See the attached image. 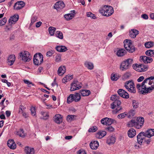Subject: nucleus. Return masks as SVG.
<instances>
[{"label": "nucleus", "instance_id": "f257e3e1", "mask_svg": "<svg viewBox=\"0 0 154 154\" xmlns=\"http://www.w3.org/2000/svg\"><path fill=\"white\" fill-rule=\"evenodd\" d=\"M139 92L145 95L151 92L154 89V82L145 79L141 85L137 84L136 86Z\"/></svg>", "mask_w": 154, "mask_h": 154}, {"label": "nucleus", "instance_id": "f03ea898", "mask_svg": "<svg viewBox=\"0 0 154 154\" xmlns=\"http://www.w3.org/2000/svg\"><path fill=\"white\" fill-rule=\"evenodd\" d=\"M99 11L103 15L109 17L113 14L114 10L111 6L104 5L99 10Z\"/></svg>", "mask_w": 154, "mask_h": 154}, {"label": "nucleus", "instance_id": "7ed1b4c3", "mask_svg": "<svg viewBox=\"0 0 154 154\" xmlns=\"http://www.w3.org/2000/svg\"><path fill=\"white\" fill-rule=\"evenodd\" d=\"M133 60L129 58L122 62L120 66V69L122 71H126L129 69L133 63Z\"/></svg>", "mask_w": 154, "mask_h": 154}, {"label": "nucleus", "instance_id": "20e7f679", "mask_svg": "<svg viewBox=\"0 0 154 154\" xmlns=\"http://www.w3.org/2000/svg\"><path fill=\"white\" fill-rule=\"evenodd\" d=\"M124 43V48L129 52L133 53L135 51V48L132 45L131 40L125 39Z\"/></svg>", "mask_w": 154, "mask_h": 154}, {"label": "nucleus", "instance_id": "39448f33", "mask_svg": "<svg viewBox=\"0 0 154 154\" xmlns=\"http://www.w3.org/2000/svg\"><path fill=\"white\" fill-rule=\"evenodd\" d=\"M43 56L40 53H36L34 56L33 63L36 65H40L43 62Z\"/></svg>", "mask_w": 154, "mask_h": 154}, {"label": "nucleus", "instance_id": "423d86ee", "mask_svg": "<svg viewBox=\"0 0 154 154\" xmlns=\"http://www.w3.org/2000/svg\"><path fill=\"white\" fill-rule=\"evenodd\" d=\"M19 56L22 58V60L24 62H29L31 58L29 53L27 51H23L19 54Z\"/></svg>", "mask_w": 154, "mask_h": 154}, {"label": "nucleus", "instance_id": "0eeeda50", "mask_svg": "<svg viewBox=\"0 0 154 154\" xmlns=\"http://www.w3.org/2000/svg\"><path fill=\"white\" fill-rule=\"evenodd\" d=\"M134 82L129 80L125 83V87L128 91L131 93H135L136 90Z\"/></svg>", "mask_w": 154, "mask_h": 154}, {"label": "nucleus", "instance_id": "6e6552de", "mask_svg": "<svg viewBox=\"0 0 154 154\" xmlns=\"http://www.w3.org/2000/svg\"><path fill=\"white\" fill-rule=\"evenodd\" d=\"M121 104V102L119 100H116L111 104V108L112 109H115V112L117 113L122 109V106H120Z\"/></svg>", "mask_w": 154, "mask_h": 154}, {"label": "nucleus", "instance_id": "1a4fd4ad", "mask_svg": "<svg viewBox=\"0 0 154 154\" xmlns=\"http://www.w3.org/2000/svg\"><path fill=\"white\" fill-rule=\"evenodd\" d=\"M82 84L77 80H74L71 85L70 91H73L77 90L82 87Z\"/></svg>", "mask_w": 154, "mask_h": 154}, {"label": "nucleus", "instance_id": "9d476101", "mask_svg": "<svg viewBox=\"0 0 154 154\" xmlns=\"http://www.w3.org/2000/svg\"><path fill=\"white\" fill-rule=\"evenodd\" d=\"M136 122L137 125H136V128L137 129L140 128L143 125L144 122V119L143 117H140L137 118Z\"/></svg>", "mask_w": 154, "mask_h": 154}, {"label": "nucleus", "instance_id": "9b49d317", "mask_svg": "<svg viewBox=\"0 0 154 154\" xmlns=\"http://www.w3.org/2000/svg\"><path fill=\"white\" fill-rule=\"evenodd\" d=\"M153 135H137V143H142V142H143L144 141H146V138H150Z\"/></svg>", "mask_w": 154, "mask_h": 154}, {"label": "nucleus", "instance_id": "f8f14e48", "mask_svg": "<svg viewBox=\"0 0 154 154\" xmlns=\"http://www.w3.org/2000/svg\"><path fill=\"white\" fill-rule=\"evenodd\" d=\"M117 92L121 97L123 98L127 99L129 97V95L128 93L122 89H119Z\"/></svg>", "mask_w": 154, "mask_h": 154}, {"label": "nucleus", "instance_id": "ddd939ff", "mask_svg": "<svg viewBox=\"0 0 154 154\" xmlns=\"http://www.w3.org/2000/svg\"><path fill=\"white\" fill-rule=\"evenodd\" d=\"M65 7V4L61 1H60L57 2L54 6V9L58 10L59 9H63Z\"/></svg>", "mask_w": 154, "mask_h": 154}, {"label": "nucleus", "instance_id": "4468645a", "mask_svg": "<svg viewBox=\"0 0 154 154\" xmlns=\"http://www.w3.org/2000/svg\"><path fill=\"white\" fill-rule=\"evenodd\" d=\"M19 15L18 14H15L10 17L9 21V25L11 26L12 24H14L19 19Z\"/></svg>", "mask_w": 154, "mask_h": 154}, {"label": "nucleus", "instance_id": "2eb2a0df", "mask_svg": "<svg viewBox=\"0 0 154 154\" xmlns=\"http://www.w3.org/2000/svg\"><path fill=\"white\" fill-rule=\"evenodd\" d=\"M7 145L10 149H14L16 148V145L13 140H9L8 141Z\"/></svg>", "mask_w": 154, "mask_h": 154}, {"label": "nucleus", "instance_id": "dca6fc26", "mask_svg": "<svg viewBox=\"0 0 154 154\" xmlns=\"http://www.w3.org/2000/svg\"><path fill=\"white\" fill-rule=\"evenodd\" d=\"M129 36L132 38H135L139 33V31L135 29H132L129 31Z\"/></svg>", "mask_w": 154, "mask_h": 154}, {"label": "nucleus", "instance_id": "f3484780", "mask_svg": "<svg viewBox=\"0 0 154 154\" xmlns=\"http://www.w3.org/2000/svg\"><path fill=\"white\" fill-rule=\"evenodd\" d=\"M72 12L71 13L65 14L64 15V17L66 20L68 21L71 20L74 17L75 14V11L74 10L71 11Z\"/></svg>", "mask_w": 154, "mask_h": 154}, {"label": "nucleus", "instance_id": "a211bd4d", "mask_svg": "<svg viewBox=\"0 0 154 154\" xmlns=\"http://www.w3.org/2000/svg\"><path fill=\"white\" fill-rule=\"evenodd\" d=\"M15 60V55L13 54L11 55L8 57L7 59V63L10 66H11L13 64Z\"/></svg>", "mask_w": 154, "mask_h": 154}, {"label": "nucleus", "instance_id": "6ab92c4d", "mask_svg": "<svg viewBox=\"0 0 154 154\" xmlns=\"http://www.w3.org/2000/svg\"><path fill=\"white\" fill-rule=\"evenodd\" d=\"M115 135H112L109 136L107 139L106 143L110 145L111 144L114 143L116 141V138L114 137Z\"/></svg>", "mask_w": 154, "mask_h": 154}, {"label": "nucleus", "instance_id": "aec40b11", "mask_svg": "<svg viewBox=\"0 0 154 154\" xmlns=\"http://www.w3.org/2000/svg\"><path fill=\"white\" fill-rule=\"evenodd\" d=\"M140 58L141 60L143 61L145 63H150L153 60L151 58L146 56H141L140 57Z\"/></svg>", "mask_w": 154, "mask_h": 154}, {"label": "nucleus", "instance_id": "412c9836", "mask_svg": "<svg viewBox=\"0 0 154 154\" xmlns=\"http://www.w3.org/2000/svg\"><path fill=\"white\" fill-rule=\"evenodd\" d=\"M99 146V143L97 141H92L90 144V147L92 149H96Z\"/></svg>", "mask_w": 154, "mask_h": 154}, {"label": "nucleus", "instance_id": "4be33fe9", "mask_svg": "<svg viewBox=\"0 0 154 154\" xmlns=\"http://www.w3.org/2000/svg\"><path fill=\"white\" fill-rule=\"evenodd\" d=\"M25 152L26 154H35L34 149L27 146L25 147Z\"/></svg>", "mask_w": 154, "mask_h": 154}, {"label": "nucleus", "instance_id": "5701e85b", "mask_svg": "<svg viewBox=\"0 0 154 154\" xmlns=\"http://www.w3.org/2000/svg\"><path fill=\"white\" fill-rule=\"evenodd\" d=\"M56 49L57 51L60 52H64L66 51L67 50V48L64 46H57L56 47Z\"/></svg>", "mask_w": 154, "mask_h": 154}, {"label": "nucleus", "instance_id": "b1692460", "mask_svg": "<svg viewBox=\"0 0 154 154\" xmlns=\"http://www.w3.org/2000/svg\"><path fill=\"white\" fill-rule=\"evenodd\" d=\"M54 121L57 124H60L62 122V116L60 114L55 116Z\"/></svg>", "mask_w": 154, "mask_h": 154}, {"label": "nucleus", "instance_id": "393cba45", "mask_svg": "<svg viewBox=\"0 0 154 154\" xmlns=\"http://www.w3.org/2000/svg\"><path fill=\"white\" fill-rule=\"evenodd\" d=\"M138 135H154V129H149L146 131V133L143 132H141Z\"/></svg>", "mask_w": 154, "mask_h": 154}, {"label": "nucleus", "instance_id": "a878e982", "mask_svg": "<svg viewBox=\"0 0 154 154\" xmlns=\"http://www.w3.org/2000/svg\"><path fill=\"white\" fill-rule=\"evenodd\" d=\"M79 92L83 97L88 96L91 93L89 90H80Z\"/></svg>", "mask_w": 154, "mask_h": 154}, {"label": "nucleus", "instance_id": "bb28decb", "mask_svg": "<svg viewBox=\"0 0 154 154\" xmlns=\"http://www.w3.org/2000/svg\"><path fill=\"white\" fill-rule=\"evenodd\" d=\"M66 68L65 66H60L57 71L58 74L59 75H62L65 72Z\"/></svg>", "mask_w": 154, "mask_h": 154}, {"label": "nucleus", "instance_id": "cd10ccee", "mask_svg": "<svg viewBox=\"0 0 154 154\" xmlns=\"http://www.w3.org/2000/svg\"><path fill=\"white\" fill-rule=\"evenodd\" d=\"M74 100L75 102L79 101L81 99V96L79 92V93H75L73 94Z\"/></svg>", "mask_w": 154, "mask_h": 154}, {"label": "nucleus", "instance_id": "c85d7f7f", "mask_svg": "<svg viewBox=\"0 0 154 154\" xmlns=\"http://www.w3.org/2000/svg\"><path fill=\"white\" fill-rule=\"evenodd\" d=\"M126 53V51L124 49H121L118 50L117 53V55L119 57H121L124 55Z\"/></svg>", "mask_w": 154, "mask_h": 154}, {"label": "nucleus", "instance_id": "c756f323", "mask_svg": "<svg viewBox=\"0 0 154 154\" xmlns=\"http://www.w3.org/2000/svg\"><path fill=\"white\" fill-rule=\"evenodd\" d=\"M133 68L137 71L139 72H142V68L141 67V65H138L137 63L133 64L132 66Z\"/></svg>", "mask_w": 154, "mask_h": 154}, {"label": "nucleus", "instance_id": "7c9ffc66", "mask_svg": "<svg viewBox=\"0 0 154 154\" xmlns=\"http://www.w3.org/2000/svg\"><path fill=\"white\" fill-rule=\"evenodd\" d=\"M85 66L90 69H92L94 68L93 64L90 62L86 61L85 63Z\"/></svg>", "mask_w": 154, "mask_h": 154}, {"label": "nucleus", "instance_id": "2f4dec72", "mask_svg": "<svg viewBox=\"0 0 154 154\" xmlns=\"http://www.w3.org/2000/svg\"><path fill=\"white\" fill-rule=\"evenodd\" d=\"M106 118L107 119H106V125H109L116 122L115 120L113 119L109 118L108 117Z\"/></svg>", "mask_w": 154, "mask_h": 154}, {"label": "nucleus", "instance_id": "473e14b6", "mask_svg": "<svg viewBox=\"0 0 154 154\" xmlns=\"http://www.w3.org/2000/svg\"><path fill=\"white\" fill-rule=\"evenodd\" d=\"M137 125L136 121L135 120H132L128 123V126L130 127L134 126L136 128V125Z\"/></svg>", "mask_w": 154, "mask_h": 154}, {"label": "nucleus", "instance_id": "72a5a7b5", "mask_svg": "<svg viewBox=\"0 0 154 154\" xmlns=\"http://www.w3.org/2000/svg\"><path fill=\"white\" fill-rule=\"evenodd\" d=\"M73 78L72 75H66L62 80L63 82L65 83V82H67L68 81H70Z\"/></svg>", "mask_w": 154, "mask_h": 154}, {"label": "nucleus", "instance_id": "f704fd0d", "mask_svg": "<svg viewBox=\"0 0 154 154\" xmlns=\"http://www.w3.org/2000/svg\"><path fill=\"white\" fill-rule=\"evenodd\" d=\"M145 54L148 56L154 57V51L152 50H147L146 51Z\"/></svg>", "mask_w": 154, "mask_h": 154}, {"label": "nucleus", "instance_id": "c9c22d12", "mask_svg": "<svg viewBox=\"0 0 154 154\" xmlns=\"http://www.w3.org/2000/svg\"><path fill=\"white\" fill-rule=\"evenodd\" d=\"M120 77V75H117L116 74H113L112 73L111 75V79L112 81H117Z\"/></svg>", "mask_w": 154, "mask_h": 154}, {"label": "nucleus", "instance_id": "e433bc0d", "mask_svg": "<svg viewBox=\"0 0 154 154\" xmlns=\"http://www.w3.org/2000/svg\"><path fill=\"white\" fill-rule=\"evenodd\" d=\"M73 94H70L67 97V103L68 104H69L74 101Z\"/></svg>", "mask_w": 154, "mask_h": 154}, {"label": "nucleus", "instance_id": "4c0bfd02", "mask_svg": "<svg viewBox=\"0 0 154 154\" xmlns=\"http://www.w3.org/2000/svg\"><path fill=\"white\" fill-rule=\"evenodd\" d=\"M132 104L133 108L134 109H137L139 106L138 102L135 100H132Z\"/></svg>", "mask_w": 154, "mask_h": 154}, {"label": "nucleus", "instance_id": "58836bf2", "mask_svg": "<svg viewBox=\"0 0 154 154\" xmlns=\"http://www.w3.org/2000/svg\"><path fill=\"white\" fill-rule=\"evenodd\" d=\"M55 29V28L51 26L49 28V33L51 35H54Z\"/></svg>", "mask_w": 154, "mask_h": 154}, {"label": "nucleus", "instance_id": "ea45409f", "mask_svg": "<svg viewBox=\"0 0 154 154\" xmlns=\"http://www.w3.org/2000/svg\"><path fill=\"white\" fill-rule=\"evenodd\" d=\"M145 46L146 48H149L154 46V43L151 42H147L145 44Z\"/></svg>", "mask_w": 154, "mask_h": 154}, {"label": "nucleus", "instance_id": "a19ab883", "mask_svg": "<svg viewBox=\"0 0 154 154\" xmlns=\"http://www.w3.org/2000/svg\"><path fill=\"white\" fill-rule=\"evenodd\" d=\"M136 131L133 128H130L128 132V135H136Z\"/></svg>", "mask_w": 154, "mask_h": 154}, {"label": "nucleus", "instance_id": "79ce46f5", "mask_svg": "<svg viewBox=\"0 0 154 154\" xmlns=\"http://www.w3.org/2000/svg\"><path fill=\"white\" fill-rule=\"evenodd\" d=\"M98 129L95 126H93L90 128L88 130V132H94L96 131Z\"/></svg>", "mask_w": 154, "mask_h": 154}, {"label": "nucleus", "instance_id": "37998d69", "mask_svg": "<svg viewBox=\"0 0 154 154\" xmlns=\"http://www.w3.org/2000/svg\"><path fill=\"white\" fill-rule=\"evenodd\" d=\"M86 15L87 17H90L93 19H95L96 18L95 16V15L90 12H87L86 13Z\"/></svg>", "mask_w": 154, "mask_h": 154}, {"label": "nucleus", "instance_id": "c03bdc74", "mask_svg": "<svg viewBox=\"0 0 154 154\" xmlns=\"http://www.w3.org/2000/svg\"><path fill=\"white\" fill-rule=\"evenodd\" d=\"M57 36L60 39L63 38V35L62 32L60 31H57L56 34Z\"/></svg>", "mask_w": 154, "mask_h": 154}, {"label": "nucleus", "instance_id": "a18cd8bd", "mask_svg": "<svg viewBox=\"0 0 154 154\" xmlns=\"http://www.w3.org/2000/svg\"><path fill=\"white\" fill-rule=\"evenodd\" d=\"M76 116L72 115H68L67 116V120L68 122H71L74 120V117H75Z\"/></svg>", "mask_w": 154, "mask_h": 154}, {"label": "nucleus", "instance_id": "49530a36", "mask_svg": "<svg viewBox=\"0 0 154 154\" xmlns=\"http://www.w3.org/2000/svg\"><path fill=\"white\" fill-rule=\"evenodd\" d=\"M127 114L126 112H124L118 115L117 117L119 119H123L127 116Z\"/></svg>", "mask_w": 154, "mask_h": 154}, {"label": "nucleus", "instance_id": "de8ad7c7", "mask_svg": "<svg viewBox=\"0 0 154 154\" xmlns=\"http://www.w3.org/2000/svg\"><path fill=\"white\" fill-rule=\"evenodd\" d=\"M14 8V9L18 10L21 9L23 8V6L20 5H19V4L17 3V2L15 4Z\"/></svg>", "mask_w": 154, "mask_h": 154}, {"label": "nucleus", "instance_id": "09e8293b", "mask_svg": "<svg viewBox=\"0 0 154 154\" xmlns=\"http://www.w3.org/2000/svg\"><path fill=\"white\" fill-rule=\"evenodd\" d=\"M61 60V55L60 54H57L55 57V60L56 62H58L60 61Z\"/></svg>", "mask_w": 154, "mask_h": 154}, {"label": "nucleus", "instance_id": "8fccbe9b", "mask_svg": "<svg viewBox=\"0 0 154 154\" xmlns=\"http://www.w3.org/2000/svg\"><path fill=\"white\" fill-rule=\"evenodd\" d=\"M7 22V19L4 17L3 20L0 21V26H2L4 25Z\"/></svg>", "mask_w": 154, "mask_h": 154}, {"label": "nucleus", "instance_id": "3c124183", "mask_svg": "<svg viewBox=\"0 0 154 154\" xmlns=\"http://www.w3.org/2000/svg\"><path fill=\"white\" fill-rule=\"evenodd\" d=\"M141 67L142 68V72L145 71H146L148 69V67L146 65H144L142 64H141Z\"/></svg>", "mask_w": 154, "mask_h": 154}, {"label": "nucleus", "instance_id": "603ef678", "mask_svg": "<svg viewBox=\"0 0 154 154\" xmlns=\"http://www.w3.org/2000/svg\"><path fill=\"white\" fill-rule=\"evenodd\" d=\"M110 99L112 100H114V101L116 100H119L118 97L116 95H112Z\"/></svg>", "mask_w": 154, "mask_h": 154}, {"label": "nucleus", "instance_id": "864d4df0", "mask_svg": "<svg viewBox=\"0 0 154 154\" xmlns=\"http://www.w3.org/2000/svg\"><path fill=\"white\" fill-rule=\"evenodd\" d=\"M31 113L32 115L33 116L35 115V107H31L30 109Z\"/></svg>", "mask_w": 154, "mask_h": 154}, {"label": "nucleus", "instance_id": "5fc2aeb1", "mask_svg": "<svg viewBox=\"0 0 154 154\" xmlns=\"http://www.w3.org/2000/svg\"><path fill=\"white\" fill-rule=\"evenodd\" d=\"M98 135H105L106 134V132L104 131H100L97 133Z\"/></svg>", "mask_w": 154, "mask_h": 154}, {"label": "nucleus", "instance_id": "6e6d98bb", "mask_svg": "<svg viewBox=\"0 0 154 154\" xmlns=\"http://www.w3.org/2000/svg\"><path fill=\"white\" fill-rule=\"evenodd\" d=\"M106 130L111 132H113L114 130V128L112 126H110L106 128Z\"/></svg>", "mask_w": 154, "mask_h": 154}, {"label": "nucleus", "instance_id": "4d7b16f0", "mask_svg": "<svg viewBox=\"0 0 154 154\" xmlns=\"http://www.w3.org/2000/svg\"><path fill=\"white\" fill-rule=\"evenodd\" d=\"M37 17L36 16L32 17L31 19L30 25L33 24L37 20Z\"/></svg>", "mask_w": 154, "mask_h": 154}, {"label": "nucleus", "instance_id": "13d9d810", "mask_svg": "<svg viewBox=\"0 0 154 154\" xmlns=\"http://www.w3.org/2000/svg\"><path fill=\"white\" fill-rule=\"evenodd\" d=\"M25 109L26 107H24V106H23V105H20V106L19 112H20L21 111L22 112H24L23 110H24Z\"/></svg>", "mask_w": 154, "mask_h": 154}, {"label": "nucleus", "instance_id": "bf43d9fd", "mask_svg": "<svg viewBox=\"0 0 154 154\" xmlns=\"http://www.w3.org/2000/svg\"><path fill=\"white\" fill-rule=\"evenodd\" d=\"M54 53V51L53 50H50L48 51L46 53V55L48 57L51 56Z\"/></svg>", "mask_w": 154, "mask_h": 154}, {"label": "nucleus", "instance_id": "052dcab7", "mask_svg": "<svg viewBox=\"0 0 154 154\" xmlns=\"http://www.w3.org/2000/svg\"><path fill=\"white\" fill-rule=\"evenodd\" d=\"M141 144L138 143H136L134 145L135 149H138L140 148L141 147Z\"/></svg>", "mask_w": 154, "mask_h": 154}, {"label": "nucleus", "instance_id": "680f3d73", "mask_svg": "<svg viewBox=\"0 0 154 154\" xmlns=\"http://www.w3.org/2000/svg\"><path fill=\"white\" fill-rule=\"evenodd\" d=\"M107 119L106 118H103L101 120V123L104 125H106V119Z\"/></svg>", "mask_w": 154, "mask_h": 154}, {"label": "nucleus", "instance_id": "e2e57ef3", "mask_svg": "<svg viewBox=\"0 0 154 154\" xmlns=\"http://www.w3.org/2000/svg\"><path fill=\"white\" fill-rule=\"evenodd\" d=\"M24 82L26 84H27L28 85H32L33 86H34V85L33 84L32 82H30L28 80H24Z\"/></svg>", "mask_w": 154, "mask_h": 154}, {"label": "nucleus", "instance_id": "0e129e2a", "mask_svg": "<svg viewBox=\"0 0 154 154\" xmlns=\"http://www.w3.org/2000/svg\"><path fill=\"white\" fill-rule=\"evenodd\" d=\"M82 150H83V149H80L78 151V154H86V153L84 151Z\"/></svg>", "mask_w": 154, "mask_h": 154}, {"label": "nucleus", "instance_id": "69168bd1", "mask_svg": "<svg viewBox=\"0 0 154 154\" xmlns=\"http://www.w3.org/2000/svg\"><path fill=\"white\" fill-rule=\"evenodd\" d=\"M135 113V111L133 109H131L128 112L129 114H131L133 116L134 115Z\"/></svg>", "mask_w": 154, "mask_h": 154}, {"label": "nucleus", "instance_id": "338daca9", "mask_svg": "<svg viewBox=\"0 0 154 154\" xmlns=\"http://www.w3.org/2000/svg\"><path fill=\"white\" fill-rule=\"evenodd\" d=\"M141 17L143 18V19L145 20L148 19V15L146 14H144L142 15Z\"/></svg>", "mask_w": 154, "mask_h": 154}, {"label": "nucleus", "instance_id": "774afa93", "mask_svg": "<svg viewBox=\"0 0 154 154\" xmlns=\"http://www.w3.org/2000/svg\"><path fill=\"white\" fill-rule=\"evenodd\" d=\"M146 79L149 81H151V82H154V77L151 76Z\"/></svg>", "mask_w": 154, "mask_h": 154}]
</instances>
